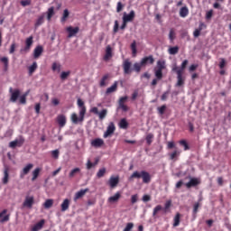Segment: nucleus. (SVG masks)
<instances>
[{
	"label": "nucleus",
	"mask_w": 231,
	"mask_h": 231,
	"mask_svg": "<svg viewBox=\"0 0 231 231\" xmlns=\"http://www.w3.org/2000/svg\"><path fill=\"white\" fill-rule=\"evenodd\" d=\"M40 171H41V168H36L33 170L32 181H34L38 178Z\"/></svg>",
	"instance_id": "ea45409f"
},
{
	"label": "nucleus",
	"mask_w": 231,
	"mask_h": 231,
	"mask_svg": "<svg viewBox=\"0 0 231 231\" xmlns=\"http://www.w3.org/2000/svg\"><path fill=\"white\" fill-rule=\"evenodd\" d=\"M57 122L60 125V128H63L67 124V117L65 115H59L57 117Z\"/></svg>",
	"instance_id": "dca6fc26"
},
{
	"label": "nucleus",
	"mask_w": 231,
	"mask_h": 231,
	"mask_svg": "<svg viewBox=\"0 0 231 231\" xmlns=\"http://www.w3.org/2000/svg\"><path fill=\"white\" fill-rule=\"evenodd\" d=\"M66 31L69 33L68 37L70 39V38L75 37L79 33V27L69 26V27H67Z\"/></svg>",
	"instance_id": "6e6552de"
},
{
	"label": "nucleus",
	"mask_w": 231,
	"mask_h": 231,
	"mask_svg": "<svg viewBox=\"0 0 231 231\" xmlns=\"http://www.w3.org/2000/svg\"><path fill=\"white\" fill-rule=\"evenodd\" d=\"M30 90H27L23 95H22L19 98L21 105L26 104V97L29 96Z\"/></svg>",
	"instance_id": "c756f323"
},
{
	"label": "nucleus",
	"mask_w": 231,
	"mask_h": 231,
	"mask_svg": "<svg viewBox=\"0 0 231 231\" xmlns=\"http://www.w3.org/2000/svg\"><path fill=\"white\" fill-rule=\"evenodd\" d=\"M69 15V12L68 9H65L64 12H63V15L61 17V23H64L66 22V20L68 19Z\"/></svg>",
	"instance_id": "c03bdc74"
},
{
	"label": "nucleus",
	"mask_w": 231,
	"mask_h": 231,
	"mask_svg": "<svg viewBox=\"0 0 231 231\" xmlns=\"http://www.w3.org/2000/svg\"><path fill=\"white\" fill-rule=\"evenodd\" d=\"M133 228H134V223L130 222V223H127L124 231H131Z\"/></svg>",
	"instance_id": "4d7b16f0"
},
{
	"label": "nucleus",
	"mask_w": 231,
	"mask_h": 231,
	"mask_svg": "<svg viewBox=\"0 0 231 231\" xmlns=\"http://www.w3.org/2000/svg\"><path fill=\"white\" fill-rule=\"evenodd\" d=\"M32 43H33V37L30 36L25 41V44H26L25 51H29L30 48L32 47Z\"/></svg>",
	"instance_id": "cd10ccee"
},
{
	"label": "nucleus",
	"mask_w": 231,
	"mask_h": 231,
	"mask_svg": "<svg viewBox=\"0 0 231 231\" xmlns=\"http://www.w3.org/2000/svg\"><path fill=\"white\" fill-rule=\"evenodd\" d=\"M106 115H107L106 109H103L102 111L98 112V114H97L100 120H104L106 117Z\"/></svg>",
	"instance_id": "a19ab883"
},
{
	"label": "nucleus",
	"mask_w": 231,
	"mask_h": 231,
	"mask_svg": "<svg viewBox=\"0 0 231 231\" xmlns=\"http://www.w3.org/2000/svg\"><path fill=\"white\" fill-rule=\"evenodd\" d=\"M142 179L143 183L148 184L151 181V175L145 171H142Z\"/></svg>",
	"instance_id": "aec40b11"
},
{
	"label": "nucleus",
	"mask_w": 231,
	"mask_h": 231,
	"mask_svg": "<svg viewBox=\"0 0 231 231\" xmlns=\"http://www.w3.org/2000/svg\"><path fill=\"white\" fill-rule=\"evenodd\" d=\"M134 17H135V13L134 10H132L130 12V14H127L125 12L124 15H123V22L125 23H132L134 21Z\"/></svg>",
	"instance_id": "7ed1b4c3"
},
{
	"label": "nucleus",
	"mask_w": 231,
	"mask_h": 231,
	"mask_svg": "<svg viewBox=\"0 0 231 231\" xmlns=\"http://www.w3.org/2000/svg\"><path fill=\"white\" fill-rule=\"evenodd\" d=\"M189 14L188 7H182L180 12V15L181 18H186Z\"/></svg>",
	"instance_id": "72a5a7b5"
},
{
	"label": "nucleus",
	"mask_w": 231,
	"mask_h": 231,
	"mask_svg": "<svg viewBox=\"0 0 231 231\" xmlns=\"http://www.w3.org/2000/svg\"><path fill=\"white\" fill-rule=\"evenodd\" d=\"M78 106L79 108V116H78V115L76 113H72V115L70 116L71 122L74 125L83 123L84 118H85V115H86V112H87V108L84 106V102L80 98L78 99Z\"/></svg>",
	"instance_id": "f257e3e1"
},
{
	"label": "nucleus",
	"mask_w": 231,
	"mask_h": 231,
	"mask_svg": "<svg viewBox=\"0 0 231 231\" xmlns=\"http://www.w3.org/2000/svg\"><path fill=\"white\" fill-rule=\"evenodd\" d=\"M9 171H10L9 167L8 166H5L4 177L2 178V183L4 185H7V183L9 182Z\"/></svg>",
	"instance_id": "f8f14e48"
},
{
	"label": "nucleus",
	"mask_w": 231,
	"mask_h": 231,
	"mask_svg": "<svg viewBox=\"0 0 231 231\" xmlns=\"http://www.w3.org/2000/svg\"><path fill=\"white\" fill-rule=\"evenodd\" d=\"M6 213H7V209H4L3 211L0 212V218H1L0 223L1 224H4V223L9 221L10 215L9 214L5 215Z\"/></svg>",
	"instance_id": "2eb2a0df"
},
{
	"label": "nucleus",
	"mask_w": 231,
	"mask_h": 231,
	"mask_svg": "<svg viewBox=\"0 0 231 231\" xmlns=\"http://www.w3.org/2000/svg\"><path fill=\"white\" fill-rule=\"evenodd\" d=\"M119 127H120L121 129H124V130L127 129V127H128V123H127V121H126L125 118L121 119V121H120V123H119Z\"/></svg>",
	"instance_id": "f704fd0d"
},
{
	"label": "nucleus",
	"mask_w": 231,
	"mask_h": 231,
	"mask_svg": "<svg viewBox=\"0 0 231 231\" xmlns=\"http://www.w3.org/2000/svg\"><path fill=\"white\" fill-rule=\"evenodd\" d=\"M79 173H80V168H74L70 171L69 177V179H73Z\"/></svg>",
	"instance_id": "c85d7f7f"
},
{
	"label": "nucleus",
	"mask_w": 231,
	"mask_h": 231,
	"mask_svg": "<svg viewBox=\"0 0 231 231\" xmlns=\"http://www.w3.org/2000/svg\"><path fill=\"white\" fill-rule=\"evenodd\" d=\"M1 62H3L5 64V69H7V67H8V59H7V57L1 58Z\"/></svg>",
	"instance_id": "0e129e2a"
},
{
	"label": "nucleus",
	"mask_w": 231,
	"mask_h": 231,
	"mask_svg": "<svg viewBox=\"0 0 231 231\" xmlns=\"http://www.w3.org/2000/svg\"><path fill=\"white\" fill-rule=\"evenodd\" d=\"M177 79H178V82L176 83V87L177 88L183 87L185 83V78L182 76V70H178Z\"/></svg>",
	"instance_id": "9b49d317"
},
{
	"label": "nucleus",
	"mask_w": 231,
	"mask_h": 231,
	"mask_svg": "<svg viewBox=\"0 0 231 231\" xmlns=\"http://www.w3.org/2000/svg\"><path fill=\"white\" fill-rule=\"evenodd\" d=\"M111 58H112V49H111V47L108 45V46L106 47V55H105V57H104V60H105L106 61H107V60H109Z\"/></svg>",
	"instance_id": "a878e982"
},
{
	"label": "nucleus",
	"mask_w": 231,
	"mask_h": 231,
	"mask_svg": "<svg viewBox=\"0 0 231 231\" xmlns=\"http://www.w3.org/2000/svg\"><path fill=\"white\" fill-rule=\"evenodd\" d=\"M142 65L143 67H146L147 65H153L154 63V59L152 57V55L144 57L141 60Z\"/></svg>",
	"instance_id": "9d476101"
},
{
	"label": "nucleus",
	"mask_w": 231,
	"mask_h": 231,
	"mask_svg": "<svg viewBox=\"0 0 231 231\" xmlns=\"http://www.w3.org/2000/svg\"><path fill=\"white\" fill-rule=\"evenodd\" d=\"M163 209V208L162 207V205H157L154 208H153V213L152 216L155 217L156 215L162 211Z\"/></svg>",
	"instance_id": "a18cd8bd"
},
{
	"label": "nucleus",
	"mask_w": 231,
	"mask_h": 231,
	"mask_svg": "<svg viewBox=\"0 0 231 231\" xmlns=\"http://www.w3.org/2000/svg\"><path fill=\"white\" fill-rule=\"evenodd\" d=\"M24 142V139L23 137H20L19 139H15L9 143V147L12 149H14L15 147H21Z\"/></svg>",
	"instance_id": "1a4fd4ad"
},
{
	"label": "nucleus",
	"mask_w": 231,
	"mask_h": 231,
	"mask_svg": "<svg viewBox=\"0 0 231 231\" xmlns=\"http://www.w3.org/2000/svg\"><path fill=\"white\" fill-rule=\"evenodd\" d=\"M180 144L184 147V151L189 150V147L185 140L180 141Z\"/></svg>",
	"instance_id": "864d4df0"
},
{
	"label": "nucleus",
	"mask_w": 231,
	"mask_h": 231,
	"mask_svg": "<svg viewBox=\"0 0 231 231\" xmlns=\"http://www.w3.org/2000/svg\"><path fill=\"white\" fill-rule=\"evenodd\" d=\"M178 52H179V47L178 46L169 48V54L170 55H176V54H178Z\"/></svg>",
	"instance_id": "58836bf2"
},
{
	"label": "nucleus",
	"mask_w": 231,
	"mask_h": 231,
	"mask_svg": "<svg viewBox=\"0 0 231 231\" xmlns=\"http://www.w3.org/2000/svg\"><path fill=\"white\" fill-rule=\"evenodd\" d=\"M37 68H38L37 62L34 61V62L32 63V65H31V66L29 67V75L32 76V75L35 72V70L37 69Z\"/></svg>",
	"instance_id": "473e14b6"
},
{
	"label": "nucleus",
	"mask_w": 231,
	"mask_h": 231,
	"mask_svg": "<svg viewBox=\"0 0 231 231\" xmlns=\"http://www.w3.org/2000/svg\"><path fill=\"white\" fill-rule=\"evenodd\" d=\"M137 201H138V195H137V194L133 195L132 198H131V202H132V204L134 205V204H135Z\"/></svg>",
	"instance_id": "e2e57ef3"
},
{
	"label": "nucleus",
	"mask_w": 231,
	"mask_h": 231,
	"mask_svg": "<svg viewBox=\"0 0 231 231\" xmlns=\"http://www.w3.org/2000/svg\"><path fill=\"white\" fill-rule=\"evenodd\" d=\"M180 213H177V215H176L175 217H174L173 226H174V227L179 226H180Z\"/></svg>",
	"instance_id": "4c0bfd02"
},
{
	"label": "nucleus",
	"mask_w": 231,
	"mask_h": 231,
	"mask_svg": "<svg viewBox=\"0 0 231 231\" xmlns=\"http://www.w3.org/2000/svg\"><path fill=\"white\" fill-rule=\"evenodd\" d=\"M121 198V193L117 191L114 196L108 198V203L114 204L119 200Z\"/></svg>",
	"instance_id": "6ab92c4d"
},
{
	"label": "nucleus",
	"mask_w": 231,
	"mask_h": 231,
	"mask_svg": "<svg viewBox=\"0 0 231 231\" xmlns=\"http://www.w3.org/2000/svg\"><path fill=\"white\" fill-rule=\"evenodd\" d=\"M142 176H143V171L139 172V171H135L129 178V180L131 181L134 179H141Z\"/></svg>",
	"instance_id": "2f4dec72"
},
{
	"label": "nucleus",
	"mask_w": 231,
	"mask_h": 231,
	"mask_svg": "<svg viewBox=\"0 0 231 231\" xmlns=\"http://www.w3.org/2000/svg\"><path fill=\"white\" fill-rule=\"evenodd\" d=\"M43 23V16H40L35 23V27H39Z\"/></svg>",
	"instance_id": "13d9d810"
},
{
	"label": "nucleus",
	"mask_w": 231,
	"mask_h": 231,
	"mask_svg": "<svg viewBox=\"0 0 231 231\" xmlns=\"http://www.w3.org/2000/svg\"><path fill=\"white\" fill-rule=\"evenodd\" d=\"M105 144V142L101 138H96L91 141V145L94 148H101Z\"/></svg>",
	"instance_id": "ddd939ff"
},
{
	"label": "nucleus",
	"mask_w": 231,
	"mask_h": 231,
	"mask_svg": "<svg viewBox=\"0 0 231 231\" xmlns=\"http://www.w3.org/2000/svg\"><path fill=\"white\" fill-rule=\"evenodd\" d=\"M54 15V7H50L48 12H47V19L48 21H51L52 16Z\"/></svg>",
	"instance_id": "79ce46f5"
},
{
	"label": "nucleus",
	"mask_w": 231,
	"mask_h": 231,
	"mask_svg": "<svg viewBox=\"0 0 231 231\" xmlns=\"http://www.w3.org/2000/svg\"><path fill=\"white\" fill-rule=\"evenodd\" d=\"M70 75V71H63L61 74H60V79L61 80H65L67 79V78Z\"/></svg>",
	"instance_id": "3c124183"
},
{
	"label": "nucleus",
	"mask_w": 231,
	"mask_h": 231,
	"mask_svg": "<svg viewBox=\"0 0 231 231\" xmlns=\"http://www.w3.org/2000/svg\"><path fill=\"white\" fill-rule=\"evenodd\" d=\"M169 38H170L171 42H173L175 40V32L172 29L170 32Z\"/></svg>",
	"instance_id": "680f3d73"
},
{
	"label": "nucleus",
	"mask_w": 231,
	"mask_h": 231,
	"mask_svg": "<svg viewBox=\"0 0 231 231\" xmlns=\"http://www.w3.org/2000/svg\"><path fill=\"white\" fill-rule=\"evenodd\" d=\"M155 77L161 80L162 79V70L155 69Z\"/></svg>",
	"instance_id": "6e6d98bb"
},
{
	"label": "nucleus",
	"mask_w": 231,
	"mask_h": 231,
	"mask_svg": "<svg viewBox=\"0 0 231 231\" xmlns=\"http://www.w3.org/2000/svg\"><path fill=\"white\" fill-rule=\"evenodd\" d=\"M115 131H116V126H115L114 123H110L108 125L106 131L104 134V138L106 139L108 137H111L112 134L115 133Z\"/></svg>",
	"instance_id": "39448f33"
},
{
	"label": "nucleus",
	"mask_w": 231,
	"mask_h": 231,
	"mask_svg": "<svg viewBox=\"0 0 231 231\" xmlns=\"http://www.w3.org/2000/svg\"><path fill=\"white\" fill-rule=\"evenodd\" d=\"M188 63H189V60H185L182 62V64H181V69H180V70H182V73H183L184 69H186Z\"/></svg>",
	"instance_id": "69168bd1"
},
{
	"label": "nucleus",
	"mask_w": 231,
	"mask_h": 231,
	"mask_svg": "<svg viewBox=\"0 0 231 231\" xmlns=\"http://www.w3.org/2000/svg\"><path fill=\"white\" fill-rule=\"evenodd\" d=\"M97 165V162L96 163H93L91 162L90 160H88L87 162V170H91L92 168H94L95 166Z\"/></svg>",
	"instance_id": "603ef678"
},
{
	"label": "nucleus",
	"mask_w": 231,
	"mask_h": 231,
	"mask_svg": "<svg viewBox=\"0 0 231 231\" xmlns=\"http://www.w3.org/2000/svg\"><path fill=\"white\" fill-rule=\"evenodd\" d=\"M109 79L108 75L103 76V78L100 80V87L105 88L108 85L107 79Z\"/></svg>",
	"instance_id": "7c9ffc66"
},
{
	"label": "nucleus",
	"mask_w": 231,
	"mask_h": 231,
	"mask_svg": "<svg viewBox=\"0 0 231 231\" xmlns=\"http://www.w3.org/2000/svg\"><path fill=\"white\" fill-rule=\"evenodd\" d=\"M131 66H132V63L129 61V60H125L124 61V72L125 75H128L131 73L132 69H131Z\"/></svg>",
	"instance_id": "f3484780"
},
{
	"label": "nucleus",
	"mask_w": 231,
	"mask_h": 231,
	"mask_svg": "<svg viewBox=\"0 0 231 231\" xmlns=\"http://www.w3.org/2000/svg\"><path fill=\"white\" fill-rule=\"evenodd\" d=\"M35 203L34 197L32 195H26L25 199L23 202V208L32 209Z\"/></svg>",
	"instance_id": "f03ea898"
},
{
	"label": "nucleus",
	"mask_w": 231,
	"mask_h": 231,
	"mask_svg": "<svg viewBox=\"0 0 231 231\" xmlns=\"http://www.w3.org/2000/svg\"><path fill=\"white\" fill-rule=\"evenodd\" d=\"M44 224H45V220L42 219L40 222H38L37 224H35L32 226V231H40V230H42Z\"/></svg>",
	"instance_id": "5701e85b"
},
{
	"label": "nucleus",
	"mask_w": 231,
	"mask_h": 231,
	"mask_svg": "<svg viewBox=\"0 0 231 231\" xmlns=\"http://www.w3.org/2000/svg\"><path fill=\"white\" fill-rule=\"evenodd\" d=\"M166 108H167V107H166L165 105H163V106L158 107L157 110H158L159 115H160V116H163V115H164V112L166 111Z\"/></svg>",
	"instance_id": "8fccbe9b"
},
{
	"label": "nucleus",
	"mask_w": 231,
	"mask_h": 231,
	"mask_svg": "<svg viewBox=\"0 0 231 231\" xmlns=\"http://www.w3.org/2000/svg\"><path fill=\"white\" fill-rule=\"evenodd\" d=\"M166 69V61L164 60H160L157 62V68L156 70L162 71Z\"/></svg>",
	"instance_id": "4be33fe9"
},
{
	"label": "nucleus",
	"mask_w": 231,
	"mask_h": 231,
	"mask_svg": "<svg viewBox=\"0 0 231 231\" xmlns=\"http://www.w3.org/2000/svg\"><path fill=\"white\" fill-rule=\"evenodd\" d=\"M131 48H132V54H133V57L135 58V57H136V54H137L136 42H134L131 44Z\"/></svg>",
	"instance_id": "de8ad7c7"
},
{
	"label": "nucleus",
	"mask_w": 231,
	"mask_h": 231,
	"mask_svg": "<svg viewBox=\"0 0 231 231\" xmlns=\"http://www.w3.org/2000/svg\"><path fill=\"white\" fill-rule=\"evenodd\" d=\"M181 153V151L179 149H176L174 152H172L171 153H170V158L171 161L176 160L178 157H180Z\"/></svg>",
	"instance_id": "bb28decb"
},
{
	"label": "nucleus",
	"mask_w": 231,
	"mask_h": 231,
	"mask_svg": "<svg viewBox=\"0 0 231 231\" xmlns=\"http://www.w3.org/2000/svg\"><path fill=\"white\" fill-rule=\"evenodd\" d=\"M117 86H118V82L115 81L111 87L107 88L106 94L110 95L112 93H115L117 90Z\"/></svg>",
	"instance_id": "412c9836"
},
{
	"label": "nucleus",
	"mask_w": 231,
	"mask_h": 231,
	"mask_svg": "<svg viewBox=\"0 0 231 231\" xmlns=\"http://www.w3.org/2000/svg\"><path fill=\"white\" fill-rule=\"evenodd\" d=\"M52 205H53V199H46V201L43 204V207L46 209H50L52 207Z\"/></svg>",
	"instance_id": "c9c22d12"
},
{
	"label": "nucleus",
	"mask_w": 231,
	"mask_h": 231,
	"mask_svg": "<svg viewBox=\"0 0 231 231\" xmlns=\"http://www.w3.org/2000/svg\"><path fill=\"white\" fill-rule=\"evenodd\" d=\"M60 152L58 149L51 151V155L55 160L59 159Z\"/></svg>",
	"instance_id": "5fc2aeb1"
},
{
	"label": "nucleus",
	"mask_w": 231,
	"mask_h": 231,
	"mask_svg": "<svg viewBox=\"0 0 231 231\" xmlns=\"http://www.w3.org/2000/svg\"><path fill=\"white\" fill-rule=\"evenodd\" d=\"M70 205V201L69 199H65L64 201L61 204V212H66Z\"/></svg>",
	"instance_id": "393cba45"
},
{
	"label": "nucleus",
	"mask_w": 231,
	"mask_h": 231,
	"mask_svg": "<svg viewBox=\"0 0 231 231\" xmlns=\"http://www.w3.org/2000/svg\"><path fill=\"white\" fill-rule=\"evenodd\" d=\"M144 67L142 62H135L134 65V69L135 70L136 73H140L141 69Z\"/></svg>",
	"instance_id": "e433bc0d"
},
{
	"label": "nucleus",
	"mask_w": 231,
	"mask_h": 231,
	"mask_svg": "<svg viewBox=\"0 0 231 231\" xmlns=\"http://www.w3.org/2000/svg\"><path fill=\"white\" fill-rule=\"evenodd\" d=\"M51 104L53 106H58L60 105V99H58L57 97L52 98Z\"/></svg>",
	"instance_id": "052dcab7"
},
{
	"label": "nucleus",
	"mask_w": 231,
	"mask_h": 231,
	"mask_svg": "<svg viewBox=\"0 0 231 231\" xmlns=\"http://www.w3.org/2000/svg\"><path fill=\"white\" fill-rule=\"evenodd\" d=\"M188 179L189 180V181L187 182V183H185V186H186L188 189L196 187V186H198V185L200 184V180H199V178L188 177Z\"/></svg>",
	"instance_id": "20e7f679"
},
{
	"label": "nucleus",
	"mask_w": 231,
	"mask_h": 231,
	"mask_svg": "<svg viewBox=\"0 0 231 231\" xmlns=\"http://www.w3.org/2000/svg\"><path fill=\"white\" fill-rule=\"evenodd\" d=\"M40 110H41V104L40 103H37L35 105V111H36V114L39 115L40 114Z\"/></svg>",
	"instance_id": "774afa93"
},
{
	"label": "nucleus",
	"mask_w": 231,
	"mask_h": 231,
	"mask_svg": "<svg viewBox=\"0 0 231 231\" xmlns=\"http://www.w3.org/2000/svg\"><path fill=\"white\" fill-rule=\"evenodd\" d=\"M10 93H11V97H10V101L12 103H16L18 97H20V90L19 89H14L13 90L12 88H10Z\"/></svg>",
	"instance_id": "423d86ee"
},
{
	"label": "nucleus",
	"mask_w": 231,
	"mask_h": 231,
	"mask_svg": "<svg viewBox=\"0 0 231 231\" xmlns=\"http://www.w3.org/2000/svg\"><path fill=\"white\" fill-rule=\"evenodd\" d=\"M88 191V189H82L76 192L75 197H74V201L79 200V199L83 198L86 193Z\"/></svg>",
	"instance_id": "a211bd4d"
},
{
	"label": "nucleus",
	"mask_w": 231,
	"mask_h": 231,
	"mask_svg": "<svg viewBox=\"0 0 231 231\" xmlns=\"http://www.w3.org/2000/svg\"><path fill=\"white\" fill-rule=\"evenodd\" d=\"M128 99V97L125 96V97H122L119 100V106L120 105H125L124 103Z\"/></svg>",
	"instance_id": "338daca9"
},
{
	"label": "nucleus",
	"mask_w": 231,
	"mask_h": 231,
	"mask_svg": "<svg viewBox=\"0 0 231 231\" xmlns=\"http://www.w3.org/2000/svg\"><path fill=\"white\" fill-rule=\"evenodd\" d=\"M60 68H61V66H60V63H57V62H53L52 63V70L54 71V72H58V73H60Z\"/></svg>",
	"instance_id": "37998d69"
},
{
	"label": "nucleus",
	"mask_w": 231,
	"mask_h": 231,
	"mask_svg": "<svg viewBox=\"0 0 231 231\" xmlns=\"http://www.w3.org/2000/svg\"><path fill=\"white\" fill-rule=\"evenodd\" d=\"M123 8H124V5H123L121 2H118V3H117V7H116V12H117L118 14L121 13L122 10H123Z\"/></svg>",
	"instance_id": "bf43d9fd"
},
{
	"label": "nucleus",
	"mask_w": 231,
	"mask_h": 231,
	"mask_svg": "<svg viewBox=\"0 0 231 231\" xmlns=\"http://www.w3.org/2000/svg\"><path fill=\"white\" fill-rule=\"evenodd\" d=\"M154 138V135L152 134H148L146 136V143L148 145H151L152 143V140Z\"/></svg>",
	"instance_id": "09e8293b"
},
{
	"label": "nucleus",
	"mask_w": 231,
	"mask_h": 231,
	"mask_svg": "<svg viewBox=\"0 0 231 231\" xmlns=\"http://www.w3.org/2000/svg\"><path fill=\"white\" fill-rule=\"evenodd\" d=\"M106 172V168H102V169H100V170L98 171V172L97 173V177L98 179H101V178H103V177L105 176Z\"/></svg>",
	"instance_id": "49530a36"
},
{
	"label": "nucleus",
	"mask_w": 231,
	"mask_h": 231,
	"mask_svg": "<svg viewBox=\"0 0 231 231\" xmlns=\"http://www.w3.org/2000/svg\"><path fill=\"white\" fill-rule=\"evenodd\" d=\"M42 52H43L42 46H41V45L37 46L33 51L34 59H38L42 55Z\"/></svg>",
	"instance_id": "b1692460"
},
{
	"label": "nucleus",
	"mask_w": 231,
	"mask_h": 231,
	"mask_svg": "<svg viewBox=\"0 0 231 231\" xmlns=\"http://www.w3.org/2000/svg\"><path fill=\"white\" fill-rule=\"evenodd\" d=\"M33 168V164L32 163H28L24 166V168L22 170V171L20 172V179H23L26 175H28V173L30 172V171Z\"/></svg>",
	"instance_id": "0eeeda50"
},
{
	"label": "nucleus",
	"mask_w": 231,
	"mask_h": 231,
	"mask_svg": "<svg viewBox=\"0 0 231 231\" xmlns=\"http://www.w3.org/2000/svg\"><path fill=\"white\" fill-rule=\"evenodd\" d=\"M119 183V176H111L108 184L111 187V189H115L117 184Z\"/></svg>",
	"instance_id": "4468645a"
}]
</instances>
